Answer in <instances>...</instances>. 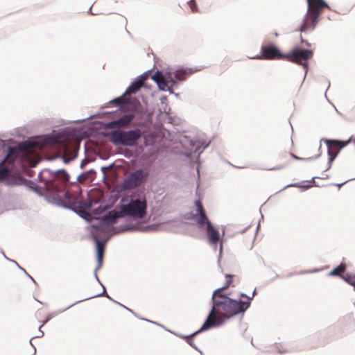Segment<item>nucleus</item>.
<instances>
[{
    "label": "nucleus",
    "mask_w": 355,
    "mask_h": 355,
    "mask_svg": "<svg viewBox=\"0 0 355 355\" xmlns=\"http://www.w3.org/2000/svg\"><path fill=\"white\" fill-rule=\"evenodd\" d=\"M147 204L146 198L132 199L129 203L121 207L119 211L112 210L102 220L103 223L114 224L116 220L124 215L134 219H141L146 214Z\"/></svg>",
    "instance_id": "nucleus-2"
},
{
    "label": "nucleus",
    "mask_w": 355,
    "mask_h": 355,
    "mask_svg": "<svg viewBox=\"0 0 355 355\" xmlns=\"http://www.w3.org/2000/svg\"><path fill=\"white\" fill-rule=\"evenodd\" d=\"M346 270V266L345 263H340L338 267L332 270L329 275L332 276L340 275Z\"/></svg>",
    "instance_id": "nucleus-21"
},
{
    "label": "nucleus",
    "mask_w": 355,
    "mask_h": 355,
    "mask_svg": "<svg viewBox=\"0 0 355 355\" xmlns=\"http://www.w3.org/2000/svg\"><path fill=\"white\" fill-rule=\"evenodd\" d=\"M279 158L284 159V162H282L281 164L276 168L277 169H281L287 166L291 162V158H293L295 159H300V157L292 153L288 155L285 154L284 155L279 156Z\"/></svg>",
    "instance_id": "nucleus-18"
},
{
    "label": "nucleus",
    "mask_w": 355,
    "mask_h": 355,
    "mask_svg": "<svg viewBox=\"0 0 355 355\" xmlns=\"http://www.w3.org/2000/svg\"><path fill=\"white\" fill-rule=\"evenodd\" d=\"M188 4H189L192 12H198V6H197V4H196V2L195 0H190L188 2Z\"/></svg>",
    "instance_id": "nucleus-24"
},
{
    "label": "nucleus",
    "mask_w": 355,
    "mask_h": 355,
    "mask_svg": "<svg viewBox=\"0 0 355 355\" xmlns=\"http://www.w3.org/2000/svg\"><path fill=\"white\" fill-rule=\"evenodd\" d=\"M49 320V318H46L44 322H43V324L40 327V329L44 325L45 323L47 322V321Z\"/></svg>",
    "instance_id": "nucleus-25"
},
{
    "label": "nucleus",
    "mask_w": 355,
    "mask_h": 355,
    "mask_svg": "<svg viewBox=\"0 0 355 355\" xmlns=\"http://www.w3.org/2000/svg\"><path fill=\"white\" fill-rule=\"evenodd\" d=\"M344 183H342L341 184H339L338 187H340L341 185H343Z\"/></svg>",
    "instance_id": "nucleus-29"
},
{
    "label": "nucleus",
    "mask_w": 355,
    "mask_h": 355,
    "mask_svg": "<svg viewBox=\"0 0 355 355\" xmlns=\"http://www.w3.org/2000/svg\"><path fill=\"white\" fill-rule=\"evenodd\" d=\"M202 330H201V328L193 333L192 334L189 335V336H181L182 338H184L187 343H189L191 347H194V348H196V346L195 345V344L193 343V337L195 336L196 335H197L198 334H199L200 331H202Z\"/></svg>",
    "instance_id": "nucleus-22"
},
{
    "label": "nucleus",
    "mask_w": 355,
    "mask_h": 355,
    "mask_svg": "<svg viewBox=\"0 0 355 355\" xmlns=\"http://www.w3.org/2000/svg\"><path fill=\"white\" fill-rule=\"evenodd\" d=\"M69 175L65 171H58L55 174L52 187L57 192L62 193L64 202L69 206H71L76 203V198L68 191H65L66 187L69 184Z\"/></svg>",
    "instance_id": "nucleus-5"
},
{
    "label": "nucleus",
    "mask_w": 355,
    "mask_h": 355,
    "mask_svg": "<svg viewBox=\"0 0 355 355\" xmlns=\"http://www.w3.org/2000/svg\"><path fill=\"white\" fill-rule=\"evenodd\" d=\"M133 114H125L120 117L119 119L112 121L107 124L109 128H125L129 125L134 119Z\"/></svg>",
    "instance_id": "nucleus-15"
},
{
    "label": "nucleus",
    "mask_w": 355,
    "mask_h": 355,
    "mask_svg": "<svg viewBox=\"0 0 355 355\" xmlns=\"http://www.w3.org/2000/svg\"><path fill=\"white\" fill-rule=\"evenodd\" d=\"M256 58L261 60H284L285 54L273 44L263 45L261 47V55Z\"/></svg>",
    "instance_id": "nucleus-12"
},
{
    "label": "nucleus",
    "mask_w": 355,
    "mask_h": 355,
    "mask_svg": "<svg viewBox=\"0 0 355 355\" xmlns=\"http://www.w3.org/2000/svg\"><path fill=\"white\" fill-rule=\"evenodd\" d=\"M96 249H97V259L98 261V268L101 266L102 259L104 254L105 245L98 239L96 240Z\"/></svg>",
    "instance_id": "nucleus-19"
},
{
    "label": "nucleus",
    "mask_w": 355,
    "mask_h": 355,
    "mask_svg": "<svg viewBox=\"0 0 355 355\" xmlns=\"http://www.w3.org/2000/svg\"><path fill=\"white\" fill-rule=\"evenodd\" d=\"M139 101L137 100H136V99L134 100V106H135V107H136V104H139Z\"/></svg>",
    "instance_id": "nucleus-26"
},
{
    "label": "nucleus",
    "mask_w": 355,
    "mask_h": 355,
    "mask_svg": "<svg viewBox=\"0 0 355 355\" xmlns=\"http://www.w3.org/2000/svg\"><path fill=\"white\" fill-rule=\"evenodd\" d=\"M55 142V139L50 136L37 138L34 141H26L19 146V150L21 156L27 160L31 167H33L40 161V151L46 146Z\"/></svg>",
    "instance_id": "nucleus-3"
},
{
    "label": "nucleus",
    "mask_w": 355,
    "mask_h": 355,
    "mask_svg": "<svg viewBox=\"0 0 355 355\" xmlns=\"http://www.w3.org/2000/svg\"><path fill=\"white\" fill-rule=\"evenodd\" d=\"M306 1L307 12L299 29L300 32H305L308 29L313 30L324 10L329 9V6L324 0H306Z\"/></svg>",
    "instance_id": "nucleus-4"
},
{
    "label": "nucleus",
    "mask_w": 355,
    "mask_h": 355,
    "mask_svg": "<svg viewBox=\"0 0 355 355\" xmlns=\"http://www.w3.org/2000/svg\"><path fill=\"white\" fill-rule=\"evenodd\" d=\"M206 232L209 241L211 244H216L219 241V232L212 226L211 223H209L207 227H206Z\"/></svg>",
    "instance_id": "nucleus-16"
},
{
    "label": "nucleus",
    "mask_w": 355,
    "mask_h": 355,
    "mask_svg": "<svg viewBox=\"0 0 355 355\" xmlns=\"http://www.w3.org/2000/svg\"><path fill=\"white\" fill-rule=\"evenodd\" d=\"M147 80L146 76H141L138 80L133 82L126 89L124 94L120 97L114 99L112 102L117 105H121L130 103V98L128 96L135 94L143 86L144 82Z\"/></svg>",
    "instance_id": "nucleus-9"
},
{
    "label": "nucleus",
    "mask_w": 355,
    "mask_h": 355,
    "mask_svg": "<svg viewBox=\"0 0 355 355\" xmlns=\"http://www.w3.org/2000/svg\"><path fill=\"white\" fill-rule=\"evenodd\" d=\"M233 277H234V276L232 275H225V279H226L225 284L223 287L221 288H223V291L232 285V283L233 282Z\"/></svg>",
    "instance_id": "nucleus-23"
},
{
    "label": "nucleus",
    "mask_w": 355,
    "mask_h": 355,
    "mask_svg": "<svg viewBox=\"0 0 355 355\" xmlns=\"http://www.w3.org/2000/svg\"><path fill=\"white\" fill-rule=\"evenodd\" d=\"M123 21V17L121 15H115L106 17L103 21L106 25L114 26L117 25L119 22Z\"/></svg>",
    "instance_id": "nucleus-17"
},
{
    "label": "nucleus",
    "mask_w": 355,
    "mask_h": 355,
    "mask_svg": "<svg viewBox=\"0 0 355 355\" xmlns=\"http://www.w3.org/2000/svg\"><path fill=\"white\" fill-rule=\"evenodd\" d=\"M152 79L157 84L158 87L162 91H171V87H173L176 80L174 76V72L166 71L165 74H163L161 71H156L152 76Z\"/></svg>",
    "instance_id": "nucleus-8"
},
{
    "label": "nucleus",
    "mask_w": 355,
    "mask_h": 355,
    "mask_svg": "<svg viewBox=\"0 0 355 355\" xmlns=\"http://www.w3.org/2000/svg\"><path fill=\"white\" fill-rule=\"evenodd\" d=\"M255 295L254 291L251 297L241 294V297H245V301H237L231 299L223 293V288L216 289L212 295V309L202 324L201 330H207L216 325L220 324L227 320L239 313H243L250 306V300Z\"/></svg>",
    "instance_id": "nucleus-1"
},
{
    "label": "nucleus",
    "mask_w": 355,
    "mask_h": 355,
    "mask_svg": "<svg viewBox=\"0 0 355 355\" xmlns=\"http://www.w3.org/2000/svg\"><path fill=\"white\" fill-rule=\"evenodd\" d=\"M321 141L326 144L329 161L332 162L335 159L340 150L348 145L352 140V139L347 141L322 139Z\"/></svg>",
    "instance_id": "nucleus-11"
},
{
    "label": "nucleus",
    "mask_w": 355,
    "mask_h": 355,
    "mask_svg": "<svg viewBox=\"0 0 355 355\" xmlns=\"http://www.w3.org/2000/svg\"><path fill=\"white\" fill-rule=\"evenodd\" d=\"M301 41H302V42H304L302 37H301Z\"/></svg>",
    "instance_id": "nucleus-27"
},
{
    "label": "nucleus",
    "mask_w": 355,
    "mask_h": 355,
    "mask_svg": "<svg viewBox=\"0 0 355 355\" xmlns=\"http://www.w3.org/2000/svg\"><path fill=\"white\" fill-rule=\"evenodd\" d=\"M313 55V53L311 50L296 47L288 53L285 54V60L302 65L304 68H306L307 61L311 59Z\"/></svg>",
    "instance_id": "nucleus-7"
},
{
    "label": "nucleus",
    "mask_w": 355,
    "mask_h": 355,
    "mask_svg": "<svg viewBox=\"0 0 355 355\" xmlns=\"http://www.w3.org/2000/svg\"><path fill=\"white\" fill-rule=\"evenodd\" d=\"M141 136V130L137 128L128 131L114 130L111 132L110 140L114 145L133 146Z\"/></svg>",
    "instance_id": "nucleus-6"
},
{
    "label": "nucleus",
    "mask_w": 355,
    "mask_h": 355,
    "mask_svg": "<svg viewBox=\"0 0 355 355\" xmlns=\"http://www.w3.org/2000/svg\"><path fill=\"white\" fill-rule=\"evenodd\" d=\"M306 44L309 46H310V44L308 42H306Z\"/></svg>",
    "instance_id": "nucleus-28"
},
{
    "label": "nucleus",
    "mask_w": 355,
    "mask_h": 355,
    "mask_svg": "<svg viewBox=\"0 0 355 355\" xmlns=\"http://www.w3.org/2000/svg\"><path fill=\"white\" fill-rule=\"evenodd\" d=\"M145 174L142 170H137L130 174L126 180V187L134 188L139 186L145 179Z\"/></svg>",
    "instance_id": "nucleus-14"
},
{
    "label": "nucleus",
    "mask_w": 355,
    "mask_h": 355,
    "mask_svg": "<svg viewBox=\"0 0 355 355\" xmlns=\"http://www.w3.org/2000/svg\"><path fill=\"white\" fill-rule=\"evenodd\" d=\"M191 74V71L187 69H178L174 71V76L176 80L182 81Z\"/></svg>",
    "instance_id": "nucleus-20"
},
{
    "label": "nucleus",
    "mask_w": 355,
    "mask_h": 355,
    "mask_svg": "<svg viewBox=\"0 0 355 355\" xmlns=\"http://www.w3.org/2000/svg\"><path fill=\"white\" fill-rule=\"evenodd\" d=\"M195 205L196 207V213L193 216V220L196 222L199 227H203L205 225L207 227L208 224L211 223V222L208 219L201 201L200 200H196Z\"/></svg>",
    "instance_id": "nucleus-13"
},
{
    "label": "nucleus",
    "mask_w": 355,
    "mask_h": 355,
    "mask_svg": "<svg viewBox=\"0 0 355 355\" xmlns=\"http://www.w3.org/2000/svg\"><path fill=\"white\" fill-rule=\"evenodd\" d=\"M17 156V151L13 147L8 148L6 157L0 163V181H7L10 174V165Z\"/></svg>",
    "instance_id": "nucleus-10"
}]
</instances>
